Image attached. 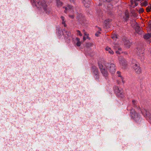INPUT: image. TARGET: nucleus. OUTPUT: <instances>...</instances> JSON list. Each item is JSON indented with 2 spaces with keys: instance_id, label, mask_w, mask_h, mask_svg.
<instances>
[{
  "instance_id": "nucleus-1",
  "label": "nucleus",
  "mask_w": 151,
  "mask_h": 151,
  "mask_svg": "<svg viewBox=\"0 0 151 151\" xmlns=\"http://www.w3.org/2000/svg\"><path fill=\"white\" fill-rule=\"evenodd\" d=\"M32 4L33 6L43 11L46 14H49L51 13V8L47 6L44 0H32Z\"/></svg>"
},
{
  "instance_id": "nucleus-2",
  "label": "nucleus",
  "mask_w": 151,
  "mask_h": 151,
  "mask_svg": "<svg viewBox=\"0 0 151 151\" xmlns=\"http://www.w3.org/2000/svg\"><path fill=\"white\" fill-rule=\"evenodd\" d=\"M99 66L101 72L104 77H107L108 73L106 68H107L110 72L113 73L115 72L116 66L113 63H107L104 65L101 63H99Z\"/></svg>"
},
{
  "instance_id": "nucleus-3",
  "label": "nucleus",
  "mask_w": 151,
  "mask_h": 151,
  "mask_svg": "<svg viewBox=\"0 0 151 151\" xmlns=\"http://www.w3.org/2000/svg\"><path fill=\"white\" fill-rule=\"evenodd\" d=\"M130 115L132 118L136 122L139 123L141 121L140 116L133 109L130 110Z\"/></svg>"
},
{
  "instance_id": "nucleus-4",
  "label": "nucleus",
  "mask_w": 151,
  "mask_h": 151,
  "mask_svg": "<svg viewBox=\"0 0 151 151\" xmlns=\"http://www.w3.org/2000/svg\"><path fill=\"white\" fill-rule=\"evenodd\" d=\"M63 8H64V12L66 13H69L73 12L76 14L78 13V12L76 9H74V8L71 5H68L66 6L63 7Z\"/></svg>"
},
{
  "instance_id": "nucleus-5",
  "label": "nucleus",
  "mask_w": 151,
  "mask_h": 151,
  "mask_svg": "<svg viewBox=\"0 0 151 151\" xmlns=\"http://www.w3.org/2000/svg\"><path fill=\"white\" fill-rule=\"evenodd\" d=\"M136 53L139 56V58L141 61H143L145 59V57L143 54L144 52L143 48H142L140 47H138L135 49Z\"/></svg>"
},
{
  "instance_id": "nucleus-6",
  "label": "nucleus",
  "mask_w": 151,
  "mask_h": 151,
  "mask_svg": "<svg viewBox=\"0 0 151 151\" xmlns=\"http://www.w3.org/2000/svg\"><path fill=\"white\" fill-rule=\"evenodd\" d=\"M141 112L147 120L151 121V114L150 111L147 110L143 109L142 110Z\"/></svg>"
},
{
  "instance_id": "nucleus-7",
  "label": "nucleus",
  "mask_w": 151,
  "mask_h": 151,
  "mask_svg": "<svg viewBox=\"0 0 151 151\" xmlns=\"http://www.w3.org/2000/svg\"><path fill=\"white\" fill-rule=\"evenodd\" d=\"M77 19L79 22L82 25H84L86 23L84 17L82 14H80L77 16Z\"/></svg>"
},
{
  "instance_id": "nucleus-8",
  "label": "nucleus",
  "mask_w": 151,
  "mask_h": 151,
  "mask_svg": "<svg viewBox=\"0 0 151 151\" xmlns=\"http://www.w3.org/2000/svg\"><path fill=\"white\" fill-rule=\"evenodd\" d=\"M114 89L115 93L118 96L120 97H122V91L121 88L115 86L114 87Z\"/></svg>"
},
{
  "instance_id": "nucleus-9",
  "label": "nucleus",
  "mask_w": 151,
  "mask_h": 151,
  "mask_svg": "<svg viewBox=\"0 0 151 151\" xmlns=\"http://www.w3.org/2000/svg\"><path fill=\"white\" fill-rule=\"evenodd\" d=\"M132 67L135 73L137 74H140L141 73V70L139 64L136 63L133 64Z\"/></svg>"
},
{
  "instance_id": "nucleus-10",
  "label": "nucleus",
  "mask_w": 151,
  "mask_h": 151,
  "mask_svg": "<svg viewBox=\"0 0 151 151\" xmlns=\"http://www.w3.org/2000/svg\"><path fill=\"white\" fill-rule=\"evenodd\" d=\"M92 71L95 79L98 80L99 78V72L98 69L95 66H93L92 68Z\"/></svg>"
},
{
  "instance_id": "nucleus-11",
  "label": "nucleus",
  "mask_w": 151,
  "mask_h": 151,
  "mask_svg": "<svg viewBox=\"0 0 151 151\" xmlns=\"http://www.w3.org/2000/svg\"><path fill=\"white\" fill-rule=\"evenodd\" d=\"M82 2L85 7L88 8L90 7L91 0H83Z\"/></svg>"
},
{
  "instance_id": "nucleus-12",
  "label": "nucleus",
  "mask_w": 151,
  "mask_h": 151,
  "mask_svg": "<svg viewBox=\"0 0 151 151\" xmlns=\"http://www.w3.org/2000/svg\"><path fill=\"white\" fill-rule=\"evenodd\" d=\"M132 105L133 107L136 108L138 110L140 109V107L137 104V101L134 100H133L132 101Z\"/></svg>"
},
{
  "instance_id": "nucleus-13",
  "label": "nucleus",
  "mask_w": 151,
  "mask_h": 151,
  "mask_svg": "<svg viewBox=\"0 0 151 151\" xmlns=\"http://www.w3.org/2000/svg\"><path fill=\"white\" fill-rule=\"evenodd\" d=\"M120 63L122 66V68H125L127 65V62L124 59H122L120 60Z\"/></svg>"
},
{
  "instance_id": "nucleus-14",
  "label": "nucleus",
  "mask_w": 151,
  "mask_h": 151,
  "mask_svg": "<svg viewBox=\"0 0 151 151\" xmlns=\"http://www.w3.org/2000/svg\"><path fill=\"white\" fill-rule=\"evenodd\" d=\"M135 30L136 32L139 34H140L142 32L140 27L138 26H136Z\"/></svg>"
},
{
  "instance_id": "nucleus-15",
  "label": "nucleus",
  "mask_w": 151,
  "mask_h": 151,
  "mask_svg": "<svg viewBox=\"0 0 151 151\" xmlns=\"http://www.w3.org/2000/svg\"><path fill=\"white\" fill-rule=\"evenodd\" d=\"M131 6L132 7H134L138 5V4L136 2L135 0H131Z\"/></svg>"
},
{
  "instance_id": "nucleus-16",
  "label": "nucleus",
  "mask_w": 151,
  "mask_h": 151,
  "mask_svg": "<svg viewBox=\"0 0 151 151\" xmlns=\"http://www.w3.org/2000/svg\"><path fill=\"white\" fill-rule=\"evenodd\" d=\"M105 50L111 54H113L114 53V52L111 50V49L108 47H106Z\"/></svg>"
},
{
  "instance_id": "nucleus-17",
  "label": "nucleus",
  "mask_w": 151,
  "mask_h": 151,
  "mask_svg": "<svg viewBox=\"0 0 151 151\" xmlns=\"http://www.w3.org/2000/svg\"><path fill=\"white\" fill-rule=\"evenodd\" d=\"M117 74L118 75L117 76L119 77H120L121 78V80H122V83H125V81H124V78L123 77L121 76V73L119 71H118L117 72Z\"/></svg>"
},
{
  "instance_id": "nucleus-18",
  "label": "nucleus",
  "mask_w": 151,
  "mask_h": 151,
  "mask_svg": "<svg viewBox=\"0 0 151 151\" xmlns=\"http://www.w3.org/2000/svg\"><path fill=\"white\" fill-rule=\"evenodd\" d=\"M131 44V43L129 41H127L124 43V45H126L127 48L129 47Z\"/></svg>"
},
{
  "instance_id": "nucleus-19",
  "label": "nucleus",
  "mask_w": 151,
  "mask_h": 151,
  "mask_svg": "<svg viewBox=\"0 0 151 151\" xmlns=\"http://www.w3.org/2000/svg\"><path fill=\"white\" fill-rule=\"evenodd\" d=\"M56 3L58 7L61 6L63 4V3L60 0H56Z\"/></svg>"
},
{
  "instance_id": "nucleus-20",
  "label": "nucleus",
  "mask_w": 151,
  "mask_h": 151,
  "mask_svg": "<svg viewBox=\"0 0 151 151\" xmlns=\"http://www.w3.org/2000/svg\"><path fill=\"white\" fill-rule=\"evenodd\" d=\"M76 40L77 41L76 44V45L77 46H80L81 45V42L80 41V39L79 38L77 37L76 38Z\"/></svg>"
},
{
  "instance_id": "nucleus-21",
  "label": "nucleus",
  "mask_w": 151,
  "mask_h": 151,
  "mask_svg": "<svg viewBox=\"0 0 151 151\" xmlns=\"http://www.w3.org/2000/svg\"><path fill=\"white\" fill-rule=\"evenodd\" d=\"M150 37H151V34H150L145 35L144 36V38L146 40H147Z\"/></svg>"
},
{
  "instance_id": "nucleus-22",
  "label": "nucleus",
  "mask_w": 151,
  "mask_h": 151,
  "mask_svg": "<svg viewBox=\"0 0 151 151\" xmlns=\"http://www.w3.org/2000/svg\"><path fill=\"white\" fill-rule=\"evenodd\" d=\"M148 5L147 2L146 1H145L141 3V5L142 6H146Z\"/></svg>"
},
{
  "instance_id": "nucleus-23",
  "label": "nucleus",
  "mask_w": 151,
  "mask_h": 151,
  "mask_svg": "<svg viewBox=\"0 0 151 151\" xmlns=\"http://www.w3.org/2000/svg\"><path fill=\"white\" fill-rule=\"evenodd\" d=\"M125 17H126L125 20L126 21L129 17V13L128 11H126L125 14Z\"/></svg>"
},
{
  "instance_id": "nucleus-24",
  "label": "nucleus",
  "mask_w": 151,
  "mask_h": 151,
  "mask_svg": "<svg viewBox=\"0 0 151 151\" xmlns=\"http://www.w3.org/2000/svg\"><path fill=\"white\" fill-rule=\"evenodd\" d=\"M147 12H148L151 11V4L150 6H148L146 9Z\"/></svg>"
},
{
  "instance_id": "nucleus-25",
  "label": "nucleus",
  "mask_w": 151,
  "mask_h": 151,
  "mask_svg": "<svg viewBox=\"0 0 151 151\" xmlns=\"http://www.w3.org/2000/svg\"><path fill=\"white\" fill-rule=\"evenodd\" d=\"M76 34L77 35H79L80 36H82V35L81 34V32L79 30H77L76 31Z\"/></svg>"
},
{
  "instance_id": "nucleus-26",
  "label": "nucleus",
  "mask_w": 151,
  "mask_h": 151,
  "mask_svg": "<svg viewBox=\"0 0 151 151\" xmlns=\"http://www.w3.org/2000/svg\"><path fill=\"white\" fill-rule=\"evenodd\" d=\"M65 34L66 35H67V37H69L71 34L70 32L68 31L65 32Z\"/></svg>"
},
{
  "instance_id": "nucleus-27",
  "label": "nucleus",
  "mask_w": 151,
  "mask_h": 151,
  "mask_svg": "<svg viewBox=\"0 0 151 151\" xmlns=\"http://www.w3.org/2000/svg\"><path fill=\"white\" fill-rule=\"evenodd\" d=\"M112 39L115 40L117 38V36L116 34L112 35L111 37Z\"/></svg>"
},
{
  "instance_id": "nucleus-28",
  "label": "nucleus",
  "mask_w": 151,
  "mask_h": 151,
  "mask_svg": "<svg viewBox=\"0 0 151 151\" xmlns=\"http://www.w3.org/2000/svg\"><path fill=\"white\" fill-rule=\"evenodd\" d=\"M110 21H111V19H107V20H105L104 21V23L105 24H107L109 22H110Z\"/></svg>"
},
{
  "instance_id": "nucleus-29",
  "label": "nucleus",
  "mask_w": 151,
  "mask_h": 151,
  "mask_svg": "<svg viewBox=\"0 0 151 151\" xmlns=\"http://www.w3.org/2000/svg\"><path fill=\"white\" fill-rule=\"evenodd\" d=\"M144 11V9H143V8H140L139 10V13H142Z\"/></svg>"
},
{
  "instance_id": "nucleus-30",
  "label": "nucleus",
  "mask_w": 151,
  "mask_h": 151,
  "mask_svg": "<svg viewBox=\"0 0 151 151\" xmlns=\"http://www.w3.org/2000/svg\"><path fill=\"white\" fill-rule=\"evenodd\" d=\"M65 20L62 21V24H64V26L66 27V24H65Z\"/></svg>"
},
{
  "instance_id": "nucleus-31",
  "label": "nucleus",
  "mask_w": 151,
  "mask_h": 151,
  "mask_svg": "<svg viewBox=\"0 0 151 151\" xmlns=\"http://www.w3.org/2000/svg\"><path fill=\"white\" fill-rule=\"evenodd\" d=\"M119 47L118 46V45H115V46H114V48L116 50H117L118 48Z\"/></svg>"
},
{
  "instance_id": "nucleus-32",
  "label": "nucleus",
  "mask_w": 151,
  "mask_h": 151,
  "mask_svg": "<svg viewBox=\"0 0 151 151\" xmlns=\"http://www.w3.org/2000/svg\"><path fill=\"white\" fill-rule=\"evenodd\" d=\"M101 32L99 31H98L95 34V35L97 36H98V34H100Z\"/></svg>"
},
{
  "instance_id": "nucleus-33",
  "label": "nucleus",
  "mask_w": 151,
  "mask_h": 151,
  "mask_svg": "<svg viewBox=\"0 0 151 151\" xmlns=\"http://www.w3.org/2000/svg\"><path fill=\"white\" fill-rule=\"evenodd\" d=\"M116 52L117 54H120L122 52L119 50H117L116 51Z\"/></svg>"
},
{
  "instance_id": "nucleus-34",
  "label": "nucleus",
  "mask_w": 151,
  "mask_h": 151,
  "mask_svg": "<svg viewBox=\"0 0 151 151\" xmlns=\"http://www.w3.org/2000/svg\"><path fill=\"white\" fill-rule=\"evenodd\" d=\"M69 17H70L72 19H73L74 18V16L73 15H69Z\"/></svg>"
},
{
  "instance_id": "nucleus-35",
  "label": "nucleus",
  "mask_w": 151,
  "mask_h": 151,
  "mask_svg": "<svg viewBox=\"0 0 151 151\" xmlns=\"http://www.w3.org/2000/svg\"><path fill=\"white\" fill-rule=\"evenodd\" d=\"M84 34L85 35H86V36H87V38H88V35L87 34V33L86 32H84Z\"/></svg>"
},
{
  "instance_id": "nucleus-36",
  "label": "nucleus",
  "mask_w": 151,
  "mask_h": 151,
  "mask_svg": "<svg viewBox=\"0 0 151 151\" xmlns=\"http://www.w3.org/2000/svg\"><path fill=\"white\" fill-rule=\"evenodd\" d=\"M61 19L62 21L64 20V18L63 17L61 16Z\"/></svg>"
},
{
  "instance_id": "nucleus-37",
  "label": "nucleus",
  "mask_w": 151,
  "mask_h": 151,
  "mask_svg": "<svg viewBox=\"0 0 151 151\" xmlns=\"http://www.w3.org/2000/svg\"><path fill=\"white\" fill-rule=\"evenodd\" d=\"M117 49L119 51H122V48H120V47H119Z\"/></svg>"
},
{
  "instance_id": "nucleus-38",
  "label": "nucleus",
  "mask_w": 151,
  "mask_h": 151,
  "mask_svg": "<svg viewBox=\"0 0 151 151\" xmlns=\"http://www.w3.org/2000/svg\"><path fill=\"white\" fill-rule=\"evenodd\" d=\"M70 2H74L76 1V0H68Z\"/></svg>"
},
{
  "instance_id": "nucleus-39",
  "label": "nucleus",
  "mask_w": 151,
  "mask_h": 151,
  "mask_svg": "<svg viewBox=\"0 0 151 151\" xmlns=\"http://www.w3.org/2000/svg\"><path fill=\"white\" fill-rule=\"evenodd\" d=\"M83 39L84 40H86V38L85 37H83Z\"/></svg>"
},
{
  "instance_id": "nucleus-40",
  "label": "nucleus",
  "mask_w": 151,
  "mask_h": 151,
  "mask_svg": "<svg viewBox=\"0 0 151 151\" xmlns=\"http://www.w3.org/2000/svg\"><path fill=\"white\" fill-rule=\"evenodd\" d=\"M136 1H141V0H135Z\"/></svg>"
},
{
  "instance_id": "nucleus-41",
  "label": "nucleus",
  "mask_w": 151,
  "mask_h": 151,
  "mask_svg": "<svg viewBox=\"0 0 151 151\" xmlns=\"http://www.w3.org/2000/svg\"><path fill=\"white\" fill-rule=\"evenodd\" d=\"M99 31H101V28H99Z\"/></svg>"
},
{
  "instance_id": "nucleus-42",
  "label": "nucleus",
  "mask_w": 151,
  "mask_h": 151,
  "mask_svg": "<svg viewBox=\"0 0 151 151\" xmlns=\"http://www.w3.org/2000/svg\"><path fill=\"white\" fill-rule=\"evenodd\" d=\"M101 5V4H99V6H100Z\"/></svg>"
},
{
  "instance_id": "nucleus-43",
  "label": "nucleus",
  "mask_w": 151,
  "mask_h": 151,
  "mask_svg": "<svg viewBox=\"0 0 151 151\" xmlns=\"http://www.w3.org/2000/svg\"><path fill=\"white\" fill-rule=\"evenodd\" d=\"M134 23H137L136 22H134Z\"/></svg>"
},
{
  "instance_id": "nucleus-44",
  "label": "nucleus",
  "mask_w": 151,
  "mask_h": 151,
  "mask_svg": "<svg viewBox=\"0 0 151 151\" xmlns=\"http://www.w3.org/2000/svg\"><path fill=\"white\" fill-rule=\"evenodd\" d=\"M32 0H31V3H32Z\"/></svg>"
}]
</instances>
